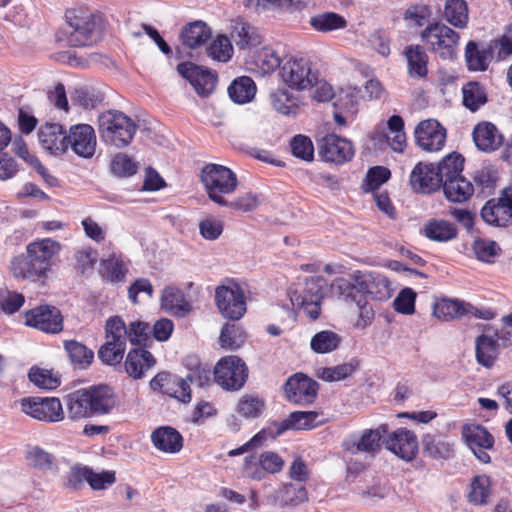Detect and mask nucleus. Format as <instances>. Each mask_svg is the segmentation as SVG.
Wrapping results in <instances>:
<instances>
[{
  "label": "nucleus",
  "mask_w": 512,
  "mask_h": 512,
  "mask_svg": "<svg viewBox=\"0 0 512 512\" xmlns=\"http://www.w3.org/2000/svg\"><path fill=\"white\" fill-rule=\"evenodd\" d=\"M90 468L87 466L75 465L70 468L64 478V487L70 490H80L84 487L85 482L88 483Z\"/></svg>",
  "instance_id": "obj_53"
},
{
  "label": "nucleus",
  "mask_w": 512,
  "mask_h": 512,
  "mask_svg": "<svg viewBox=\"0 0 512 512\" xmlns=\"http://www.w3.org/2000/svg\"><path fill=\"white\" fill-rule=\"evenodd\" d=\"M310 26L317 32L329 33L347 27V20L335 12H322L312 16Z\"/></svg>",
  "instance_id": "obj_39"
},
{
  "label": "nucleus",
  "mask_w": 512,
  "mask_h": 512,
  "mask_svg": "<svg viewBox=\"0 0 512 512\" xmlns=\"http://www.w3.org/2000/svg\"><path fill=\"white\" fill-rule=\"evenodd\" d=\"M153 445L164 453H177L183 447L181 434L170 426L159 427L151 435Z\"/></svg>",
  "instance_id": "obj_28"
},
{
  "label": "nucleus",
  "mask_w": 512,
  "mask_h": 512,
  "mask_svg": "<svg viewBox=\"0 0 512 512\" xmlns=\"http://www.w3.org/2000/svg\"><path fill=\"white\" fill-rule=\"evenodd\" d=\"M28 376L30 381L40 388L54 389L59 385L57 377L50 370L32 367Z\"/></svg>",
  "instance_id": "obj_60"
},
{
  "label": "nucleus",
  "mask_w": 512,
  "mask_h": 512,
  "mask_svg": "<svg viewBox=\"0 0 512 512\" xmlns=\"http://www.w3.org/2000/svg\"><path fill=\"white\" fill-rule=\"evenodd\" d=\"M464 158L458 153H451L444 157L439 165L436 167L437 173L444 180L454 179L460 177L463 170Z\"/></svg>",
  "instance_id": "obj_47"
},
{
  "label": "nucleus",
  "mask_w": 512,
  "mask_h": 512,
  "mask_svg": "<svg viewBox=\"0 0 512 512\" xmlns=\"http://www.w3.org/2000/svg\"><path fill=\"white\" fill-rule=\"evenodd\" d=\"M462 436L479 461L485 464L490 462L487 450L493 448L494 438L483 426L467 424L462 429Z\"/></svg>",
  "instance_id": "obj_18"
},
{
  "label": "nucleus",
  "mask_w": 512,
  "mask_h": 512,
  "mask_svg": "<svg viewBox=\"0 0 512 512\" xmlns=\"http://www.w3.org/2000/svg\"><path fill=\"white\" fill-rule=\"evenodd\" d=\"M219 340L224 349L230 350L239 348L243 341L239 329L234 324H227L222 328Z\"/></svg>",
  "instance_id": "obj_64"
},
{
  "label": "nucleus",
  "mask_w": 512,
  "mask_h": 512,
  "mask_svg": "<svg viewBox=\"0 0 512 512\" xmlns=\"http://www.w3.org/2000/svg\"><path fill=\"white\" fill-rule=\"evenodd\" d=\"M19 403L23 413L38 421L57 423L65 418L62 403L56 397H25Z\"/></svg>",
  "instance_id": "obj_9"
},
{
  "label": "nucleus",
  "mask_w": 512,
  "mask_h": 512,
  "mask_svg": "<svg viewBox=\"0 0 512 512\" xmlns=\"http://www.w3.org/2000/svg\"><path fill=\"white\" fill-rule=\"evenodd\" d=\"M67 42L72 47H88L102 38L101 17L84 6L70 8L65 13Z\"/></svg>",
  "instance_id": "obj_2"
},
{
  "label": "nucleus",
  "mask_w": 512,
  "mask_h": 512,
  "mask_svg": "<svg viewBox=\"0 0 512 512\" xmlns=\"http://www.w3.org/2000/svg\"><path fill=\"white\" fill-rule=\"evenodd\" d=\"M177 71L191 83L201 97L209 96L215 89L217 78L192 63H180Z\"/></svg>",
  "instance_id": "obj_20"
},
{
  "label": "nucleus",
  "mask_w": 512,
  "mask_h": 512,
  "mask_svg": "<svg viewBox=\"0 0 512 512\" xmlns=\"http://www.w3.org/2000/svg\"><path fill=\"white\" fill-rule=\"evenodd\" d=\"M68 418L73 421L82 420L92 415L86 389L76 390L64 397Z\"/></svg>",
  "instance_id": "obj_29"
},
{
  "label": "nucleus",
  "mask_w": 512,
  "mask_h": 512,
  "mask_svg": "<svg viewBox=\"0 0 512 512\" xmlns=\"http://www.w3.org/2000/svg\"><path fill=\"white\" fill-rule=\"evenodd\" d=\"M481 217L490 225L504 227L512 221V208L501 195L486 202L481 210Z\"/></svg>",
  "instance_id": "obj_25"
},
{
  "label": "nucleus",
  "mask_w": 512,
  "mask_h": 512,
  "mask_svg": "<svg viewBox=\"0 0 512 512\" xmlns=\"http://www.w3.org/2000/svg\"><path fill=\"white\" fill-rule=\"evenodd\" d=\"M340 342L341 337L337 333L324 330L316 333L312 337L310 346L315 353L324 354L337 349Z\"/></svg>",
  "instance_id": "obj_45"
},
{
  "label": "nucleus",
  "mask_w": 512,
  "mask_h": 512,
  "mask_svg": "<svg viewBox=\"0 0 512 512\" xmlns=\"http://www.w3.org/2000/svg\"><path fill=\"white\" fill-rule=\"evenodd\" d=\"M463 105L472 112L477 111L487 102L485 88L478 82H468L462 88Z\"/></svg>",
  "instance_id": "obj_44"
},
{
  "label": "nucleus",
  "mask_w": 512,
  "mask_h": 512,
  "mask_svg": "<svg viewBox=\"0 0 512 512\" xmlns=\"http://www.w3.org/2000/svg\"><path fill=\"white\" fill-rule=\"evenodd\" d=\"M352 279L356 282L358 293L367 294L376 301H387L394 292L392 282L380 273L356 271Z\"/></svg>",
  "instance_id": "obj_10"
},
{
  "label": "nucleus",
  "mask_w": 512,
  "mask_h": 512,
  "mask_svg": "<svg viewBox=\"0 0 512 512\" xmlns=\"http://www.w3.org/2000/svg\"><path fill=\"white\" fill-rule=\"evenodd\" d=\"M60 250L61 244L51 238L31 242L26 247V256L13 258L10 271L16 279L45 283Z\"/></svg>",
  "instance_id": "obj_1"
},
{
  "label": "nucleus",
  "mask_w": 512,
  "mask_h": 512,
  "mask_svg": "<svg viewBox=\"0 0 512 512\" xmlns=\"http://www.w3.org/2000/svg\"><path fill=\"white\" fill-rule=\"evenodd\" d=\"M155 364L152 354L144 349L137 348L129 351L125 361V369L134 379L143 377L144 373Z\"/></svg>",
  "instance_id": "obj_31"
},
{
  "label": "nucleus",
  "mask_w": 512,
  "mask_h": 512,
  "mask_svg": "<svg viewBox=\"0 0 512 512\" xmlns=\"http://www.w3.org/2000/svg\"><path fill=\"white\" fill-rule=\"evenodd\" d=\"M180 38L186 47L197 48L211 38V30L203 21H195L182 29Z\"/></svg>",
  "instance_id": "obj_34"
},
{
  "label": "nucleus",
  "mask_w": 512,
  "mask_h": 512,
  "mask_svg": "<svg viewBox=\"0 0 512 512\" xmlns=\"http://www.w3.org/2000/svg\"><path fill=\"white\" fill-rule=\"evenodd\" d=\"M328 283L323 277L308 278L303 288L290 293V300L299 307L311 320L321 314V304L327 291Z\"/></svg>",
  "instance_id": "obj_7"
},
{
  "label": "nucleus",
  "mask_w": 512,
  "mask_h": 512,
  "mask_svg": "<svg viewBox=\"0 0 512 512\" xmlns=\"http://www.w3.org/2000/svg\"><path fill=\"white\" fill-rule=\"evenodd\" d=\"M200 179L208 198L219 206L227 204V198L238 187L237 175L230 168L220 164H206L201 169Z\"/></svg>",
  "instance_id": "obj_3"
},
{
  "label": "nucleus",
  "mask_w": 512,
  "mask_h": 512,
  "mask_svg": "<svg viewBox=\"0 0 512 512\" xmlns=\"http://www.w3.org/2000/svg\"><path fill=\"white\" fill-rule=\"evenodd\" d=\"M292 154L304 161H312L314 158V146L311 139L304 135H296L291 140Z\"/></svg>",
  "instance_id": "obj_56"
},
{
  "label": "nucleus",
  "mask_w": 512,
  "mask_h": 512,
  "mask_svg": "<svg viewBox=\"0 0 512 512\" xmlns=\"http://www.w3.org/2000/svg\"><path fill=\"white\" fill-rule=\"evenodd\" d=\"M99 133L102 140L118 148L126 147L134 137L136 125L125 113L109 110L98 119Z\"/></svg>",
  "instance_id": "obj_4"
},
{
  "label": "nucleus",
  "mask_w": 512,
  "mask_h": 512,
  "mask_svg": "<svg viewBox=\"0 0 512 512\" xmlns=\"http://www.w3.org/2000/svg\"><path fill=\"white\" fill-rule=\"evenodd\" d=\"M499 355V344L491 336L481 334L475 339V357L479 365L485 368L494 366Z\"/></svg>",
  "instance_id": "obj_30"
},
{
  "label": "nucleus",
  "mask_w": 512,
  "mask_h": 512,
  "mask_svg": "<svg viewBox=\"0 0 512 512\" xmlns=\"http://www.w3.org/2000/svg\"><path fill=\"white\" fill-rule=\"evenodd\" d=\"M280 75L288 86L297 90L310 88L317 80L309 62L303 58L287 59L280 68Z\"/></svg>",
  "instance_id": "obj_11"
},
{
  "label": "nucleus",
  "mask_w": 512,
  "mask_h": 512,
  "mask_svg": "<svg viewBox=\"0 0 512 512\" xmlns=\"http://www.w3.org/2000/svg\"><path fill=\"white\" fill-rule=\"evenodd\" d=\"M472 139L478 150L491 153L502 146L504 136L492 122L481 121L473 128Z\"/></svg>",
  "instance_id": "obj_21"
},
{
  "label": "nucleus",
  "mask_w": 512,
  "mask_h": 512,
  "mask_svg": "<svg viewBox=\"0 0 512 512\" xmlns=\"http://www.w3.org/2000/svg\"><path fill=\"white\" fill-rule=\"evenodd\" d=\"M86 392H88L92 415L108 414L116 405V396L107 385L93 386L86 389Z\"/></svg>",
  "instance_id": "obj_26"
},
{
  "label": "nucleus",
  "mask_w": 512,
  "mask_h": 512,
  "mask_svg": "<svg viewBox=\"0 0 512 512\" xmlns=\"http://www.w3.org/2000/svg\"><path fill=\"white\" fill-rule=\"evenodd\" d=\"M472 250L479 261L492 263L500 248L495 241L478 238L474 240Z\"/></svg>",
  "instance_id": "obj_50"
},
{
  "label": "nucleus",
  "mask_w": 512,
  "mask_h": 512,
  "mask_svg": "<svg viewBox=\"0 0 512 512\" xmlns=\"http://www.w3.org/2000/svg\"><path fill=\"white\" fill-rule=\"evenodd\" d=\"M259 205V197L252 192L243 193L233 200H229V198H227V204H222L223 207H228L242 212H251Z\"/></svg>",
  "instance_id": "obj_57"
},
{
  "label": "nucleus",
  "mask_w": 512,
  "mask_h": 512,
  "mask_svg": "<svg viewBox=\"0 0 512 512\" xmlns=\"http://www.w3.org/2000/svg\"><path fill=\"white\" fill-rule=\"evenodd\" d=\"M270 100L274 109L283 115H288L295 107L293 96L285 89H277L271 93Z\"/></svg>",
  "instance_id": "obj_61"
},
{
  "label": "nucleus",
  "mask_w": 512,
  "mask_h": 512,
  "mask_svg": "<svg viewBox=\"0 0 512 512\" xmlns=\"http://www.w3.org/2000/svg\"><path fill=\"white\" fill-rule=\"evenodd\" d=\"M493 57L490 48H479L473 41L468 42L465 50L467 67L472 71H485Z\"/></svg>",
  "instance_id": "obj_40"
},
{
  "label": "nucleus",
  "mask_w": 512,
  "mask_h": 512,
  "mask_svg": "<svg viewBox=\"0 0 512 512\" xmlns=\"http://www.w3.org/2000/svg\"><path fill=\"white\" fill-rule=\"evenodd\" d=\"M445 20L456 28L463 29L469 19L468 5L465 0H446L444 5Z\"/></svg>",
  "instance_id": "obj_41"
},
{
  "label": "nucleus",
  "mask_w": 512,
  "mask_h": 512,
  "mask_svg": "<svg viewBox=\"0 0 512 512\" xmlns=\"http://www.w3.org/2000/svg\"><path fill=\"white\" fill-rule=\"evenodd\" d=\"M257 64L263 73L269 74L280 67L281 58L273 48L263 47L258 54Z\"/></svg>",
  "instance_id": "obj_59"
},
{
  "label": "nucleus",
  "mask_w": 512,
  "mask_h": 512,
  "mask_svg": "<svg viewBox=\"0 0 512 512\" xmlns=\"http://www.w3.org/2000/svg\"><path fill=\"white\" fill-rule=\"evenodd\" d=\"M25 324L45 333L58 334L63 330V316L54 306L40 305L24 314Z\"/></svg>",
  "instance_id": "obj_13"
},
{
  "label": "nucleus",
  "mask_w": 512,
  "mask_h": 512,
  "mask_svg": "<svg viewBox=\"0 0 512 512\" xmlns=\"http://www.w3.org/2000/svg\"><path fill=\"white\" fill-rule=\"evenodd\" d=\"M161 306L172 314L182 317L191 311V305L186 301L181 290L166 287L161 295Z\"/></svg>",
  "instance_id": "obj_32"
},
{
  "label": "nucleus",
  "mask_w": 512,
  "mask_h": 512,
  "mask_svg": "<svg viewBox=\"0 0 512 512\" xmlns=\"http://www.w3.org/2000/svg\"><path fill=\"white\" fill-rule=\"evenodd\" d=\"M65 349L69 355L70 360L79 365H89L94 357V354L85 345L75 340L65 342Z\"/></svg>",
  "instance_id": "obj_52"
},
{
  "label": "nucleus",
  "mask_w": 512,
  "mask_h": 512,
  "mask_svg": "<svg viewBox=\"0 0 512 512\" xmlns=\"http://www.w3.org/2000/svg\"><path fill=\"white\" fill-rule=\"evenodd\" d=\"M248 368L238 356L221 358L214 367L215 382L227 391H238L246 383Z\"/></svg>",
  "instance_id": "obj_8"
},
{
  "label": "nucleus",
  "mask_w": 512,
  "mask_h": 512,
  "mask_svg": "<svg viewBox=\"0 0 512 512\" xmlns=\"http://www.w3.org/2000/svg\"><path fill=\"white\" fill-rule=\"evenodd\" d=\"M317 389V382L301 373L291 376L284 385L287 399L298 405H308L314 402Z\"/></svg>",
  "instance_id": "obj_16"
},
{
  "label": "nucleus",
  "mask_w": 512,
  "mask_h": 512,
  "mask_svg": "<svg viewBox=\"0 0 512 512\" xmlns=\"http://www.w3.org/2000/svg\"><path fill=\"white\" fill-rule=\"evenodd\" d=\"M491 481L486 475H479L473 478L470 484L468 500L474 505H484L488 502L490 495Z\"/></svg>",
  "instance_id": "obj_46"
},
{
  "label": "nucleus",
  "mask_w": 512,
  "mask_h": 512,
  "mask_svg": "<svg viewBox=\"0 0 512 512\" xmlns=\"http://www.w3.org/2000/svg\"><path fill=\"white\" fill-rule=\"evenodd\" d=\"M41 146L52 155H62L67 152L68 133L63 126L56 123L42 125L38 131Z\"/></svg>",
  "instance_id": "obj_22"
},
{
  "label": "nucleus",
  "mask_w": 512,
  "mask_h": 512,
  "mask_svg": "<svg viewBox=\"0 0 512 512\" xmlns=\"http://www.w3.org/2000/svg\"><path fill=\"white\" fill-rule=\"evenodd\" d=\"M193 382V375L189 374L185 379L175 377L167 381V387L165 393L178 399L183 403H187L191 400V389L190 384Z\"/></svg>",
  "instance_id": "obj_49"
},
{
  "label": "nucleus",
  "mask_w": 512,
  "mask_h": 512,
  "mask_svg": "<svg viewBox=\"0 0 512 512\" xmlns=\"http://www.w3.org/2000/svg\"><path fill=\"white\" fill-rule=\"evenodd\" d=\"M319 414L316 411H296L292 412L283 422V427L278 429L277 434L286 429L310 430L323 423L318 420Z\"/></svg>",
  "instance_id": "obj_38"
},
{
  "label": "nucleus",
  "mask_w": 512,
  "mask_h": 512,
  "mask_svg": "<svg viewBox=\"0 0 512 512\" xmlns=\"http://www.w3.org/2000/svg\"><path fill=\"white\" fill-rule=\"evenodd\" d=\"M230 38L240 50L253 49L262 42V35L259 30L243 18L231 20Z\"/></svg>",
  "instance_id": "obj_23"
},
{
  "label": "nucleus",
  "mask_w": 512,
  "mask_h": 512,
  "mask_svg": "<svg viewBox=\"0 0 512 512\" xmlns=\"http://www.w3.org/2000/svg\"><path fill=\"white\" fill-rule=\"evenodd\" d=\"M424 451L435 459H448L453 454V443L440 434H427L423 438Z\"/></svg>",
  "instance_id": "obj_37"
},
{
  "label": "nucleus",
  "mask_w": 512,
  "mask_h": 512,
  "mask_svg": "<svg viewBox=\"0 0 512 512\" xmlns=\"http://www.w3.org/2000/svg\"><path fill=\"white\" fill-rule=\"evenodd\" d=\"M414 133L416 144L426 152H437L445 145L446 129L435 119L421 121Z\"/></svg>",
  "instance_id": "obj_15"
},
{
  "label": "nucleus",
  "mask_w": 512,
  "mask_h": 512,
  "mask_svg": "<svg viewBox=\"0 0 512 512\" xmlns=\"http://www.w3.org/2000/svg\"><path fill=\"white\" fill-rule=\"evenodd\" d=\"M265 407L264 401L252 395H244L237 404V411L246 418H255L261 414Z\"/></svg>",
  "instance_id": "obj_54"
},
{
  "label": "nucleus",
  "mask_w": 512,
  "mask_h": 512,
  "mask_svg": "<svg viewBox=\"0 0 512 512\" xmlns=\"http://www.w3.org/2000/svg\"><path fill=\"white\" fill-rule=\"evenodd\" d=\"M416 293L411 288H404L394 299V309L402 314L410 315L415 311Z\"/></svg>",
  "instance_id": "obj_62"
},
{
  "label": "nucleus",
  "mask_w": 512,
  "mask_h": 512,
  "mask_svg": "<svg viewBox=\"0 0 512 512\" xmlns=\"http://www.w3.org/2000/svg\"><path fill=\"white\" fill-rule=\"evenodd\" d=\"M96 146L97 138L91 125L76 124L70 127L67 150L70 148L77 156L89 159L95 154Z\"/></svg>",
  "instance_id": "obj_14"
},
{
  "label": "nucleus",
  "mask_w": 512,
  "mask_h": 512,
  "mask_svg": "<svg viewBox=\"0 0 512 512\" xmlns=\"http://www.w3.org/2000/svg\"><path fill=\"white\" fill-rule=\"evenodd\" d=\"M424 234L434 241H448L456 237L455 227L446 221H432L425 225Z\"/></svg>",
  "instance_id": "obj_48"
},
{
  "label": "nucleus",
  "mask_w": 512,
  "mask_h": 512,
  "mask_svg": "<svg viewBox=\"0 0 512 512\" xmlns=\"http://www.w3.org/2000/svg\"><path fill=\"white\" fill-rule=\"evenodd\" d=\"M319 154L327 162L343 164L353 158L354 147L351 141L329 134L319 141Z\"/></svg>",
  "instance_id": "obj_17"
},
{
  "label": "nucleus",
  "mask_w": 512,
  "mask_h": 512,
  "mask_svg": "<svg viewBox=\"0 0 512 512\" xmlns=\"http://www.w3.org/2000/svg\"><path fill=\"white\" fill-rule=\"evenodd\" d=\"M386 448L399 458L410 461L416 455L418 442L415 434L407 429H398L386 440Z\"/></svg>",
  "instance_id": "obj_24"
},
{
  "label": "nucleus",
  "mask_w": 512,
  "mask_h": 512,
  "mask_svg": "<svg viewBox=\"0 0 512 512\" xmlns=\"http://www.w3.org/2000/svg\"><path fill=\"white\" fill-rule=\"evenodd\" d=\"M230 98L239 104L250 102L256 94V85L248 76L235 79L228 88Z\"/></svg>",
  "instance_id": "obj_42"
},
{
  "label": "nucleus",
  "mask_w": 512,
  "mask_h": 512,
  "mask_svg": "<svg viewBox=\"0 0 512 512\" xmlns=\"http://www.w3.org/2000/svg\"><path fill=\"white\" fill-rule=\"evenodd\" d=\"M383 137L394 152L402 153L405 150L407 142L404 121L399 115H393L388 119Z\"/></svg>",
  "instance_id": "obj_35"
},
{
  "label": "nucleus",
  "mask_w": 512,
  "mask_h": 512,
  "mask_svg": "<svg viewBox=\"0 0 512 512\" xmlns=\"http://www.w3.org/2000/svg\"><path fill=\"white\" fill-rule=\"evenodd\" d=\"M404 54L408 64V73L413 78H424L428 73V55L420 45H410Z\"/></svg>",
  "instance_id": "obj_33"
},
{
  "label": "nucleus",
  "mask_w": 512,
  "mask_h": 512,
  "mask_svg": "<svg viewBox=\"0 0 512 512\" xmlns=\"http://www.w3.org/2000/svg\"><path fill=\"white\" fill-rule=\"evenodd\" d=\"M387 432L384 425L375 430H365L358 440H348L344 443L345 449L352 454L359 452L374 453L378 450L380 439Z\"/></svg>",
  "instance_id": "obj_27"
},
{
  "label": "nucleus",
  "mask_w": 512,
  "mask_h": 512,
  "mask_svg": "<svg viewBox=\"0 0 512 512\" xmlns=\"http://www.w3.org/2000/svg\"><path fill=\"white\" fill-rule=\"evenodd\" d=\"M208 55L218 61H228L233 53L232 40L225 35L218 36L208 47Z\"/></svg>",
  "instance_id": "obj_51"
},
{
  "label": "nucleus",
  "mask_w": 512,
  "mask_h": 512,
  "mask_svg": "<svg viewBox=\"0 0 512 512\" xmlns=\"http://www.w3.org/2000/svg\"><path fill=\"white\" fill-rule=\"evenodd\" d=\"M442 186L446 198L451 202L467 201L474 193L473 184L463 176L444 180Z\"/></svg>",
  "instance_id": "obj_36"
},
{
  "label": "nucleus",
  "mask_w": 512,
  "mask_h": 512,
  "mask_svg": "<svg viewBox=\"0 0 512 512\" xmlns=\"http://www.w3.org/2000/svg\"><path fill=\"white\" fill-rule=\"evenodd\" d=\"M137 163L128 155L119 153L111 162L112 172L119 177H127L136 173Z\"/></svg>",
  "instance_id": "obj_58"
},
{
  "label": "nucleus",
  "mask_w": 512,
  "mask_h": 512,
  "mask_svg": "<svg viewBox=\"0 0 512 512\" xmlns=\"http://www.w3.org/2000/svg\"><path fill=\"white\" fill-rule=\"evenodd\" d=\"M468 312L465 304L459 300L440 299L433 305V315L443 321H450Z\"/></svg>",
  "instance_id": "obj_43"
},
{
  "label": "nucleus",
  "mask_w": 512,
  "mask_h": 512,
  "mask_svg": "<svg viewBox=\"0 0 512 512\" xmlns=\"http://www.w3.org/2000/svg\"><path fill=\"white\" fill-rule=\"evenodd\" d=\"M410 184L415 192L429 194L442 186V178L438 175L436 166L419 162L411 172Z\"/></svg>",
  "instance_id": "obj_19"
},
{
  "label": "nucleus",
  "mask_w": 512,
  "mask_h": 512,
  "mask_svg": "<svg viewBox=\"0 0 512 512\" xmlns=\"http://www.w3.org/2000/svg\"><path fill=\"white\" fill-rule=\"evenodd\" d=\"M331 292L333 295L337 296L339 299L345 301H353L355 302L358 297L356 295L357 287L356 282L352 279V281L347 280L345 278H336L331 283Z\"/></svg>",
  "instance_id": "obj_55"
},
{
  "label": "nucleus",
  "mask_w": 512,
  "mask_h": 512,
  "mask_svg": "<svg viewBox=\"0 0 512 512\" xmlns=\"http://www.w3.org/2000/svg\"><path fill=\"white\" fill-rule=\"evenodd\" d=\"M356 369L353 363H344L335 367H328L322 369L320 378L324 381H340L351 375Z\"/></svg>",
  "instance_id": "obj_63"
},
{
  "label": "nucleus",
  "mask_w": 512,
  "mask_h": 512,
  "mask_svg": "<svg viewBox=\"0 0 512 512\" xmlns=\"http://www.w3.org/2000/svg\"><path fill=\"white\" fill-rule=\"evenodd\" d=\"M421 39L428 49L442 59H454L459 46L460 35L442 22L429 24L421 33Z\"/></svg>",
  "instance_id": "obj_6"
},
{
  "label": "nucleus",
  "mask_w": 512,
  "mask_h": 512,
  "mask_svg": "<svg viewBox=\"0 0 512 512\" xmlns=\"http://www.w3.org/2000/svg\"><path fill=\"white\" fill-rule=\"evenodd\" d=\"M215 301L225 318L239 320L246 312L244 291L237 284L217 287Z\"/></svg>",
  "instance_id": "obj_12"
},
{
  "label": "nucleus",
  "mask_w": 512,
  "mask_h": 512,
  "mask_svg": "<svg viewBox=\"0 0 512 512\" xmlns=\"http://www.w3.org/2000/svg\"><path fill=\"white\" fill-rule=\"evenodd\" d=\"M129 340L128 329L119 316H112L105 323V343L98 351L99 359L107 365L119 364L126 351Z\"/></svg>",
  "instance_id": "obj_5"
}]
</instances>
